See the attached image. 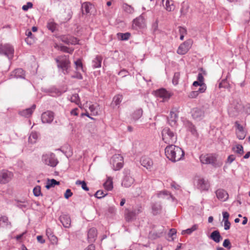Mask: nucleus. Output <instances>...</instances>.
Segmentation results:
<instances>
[{
  "instance_id": "nucleus-1",
  "label": "nucleus",
  "mask_w": 250,
  "mask_h": 250,
  "mask_svg": "<svg viewBox=\"0 0 250 250\" xmlns=\"http://www.w3.org/2000/svg\"><path fill=\"white\" fill-rule=\"evenodd\" d=\"M165 150L167 158L173 162L180 161L184 157L183 149L175 145L167 146Z\"/></svg>"
},
{
  "instance_id": "nucleus-2",
  "label": "nucleus",
  "mask_w": 250,
  "mask_h": 250,
  "mask_svg": "<svg viewBox=\"0 0 250 250\" xmlns=\"http://www.w3.org/2000/svg\"><path fill=\"white\" fill-rule=\"evenodd\" d=\"M58 68L62 69L64 74L68 73V69L70 67V62L68 56H60L55 59Z\"/></svg>"
},
{
  "instance_id": "nucleus-3",
  "label": "nucleus",
  "mask_w": 250,
  "mask_h": 250,
  "mask_svg": "<svg viewBox=\"0 0 250 250\" xmlns=\"http://www.w3.org/2000/svg\"><path fill=\"white\" fill-rule=\"evenodd\" d=\"M162 139L167 144H172L177 141L176 135L169 128L166 127L162 131Z\"/></svg>"
},
{
  "instance_id": "nucleus-4",
  "label": "nucleus",
  "mask_w": 250,
  "mask_h": 250,
  "mask_svg": "<svg viewBox=\"0 0 250 250\" xmlns=\"http://www.w3.org/2000/svg\"><path fill=\"white\" fill-rule=\"evenodd\" d=\"M111 163L113 166V169L114 170H119L124 166V158L119 154H115L111 158Z\"/></svg>"
},
{
  "instance_id": "nucleus-5",
  "label": "nucleus",
  "mask_w": 250,
  "mask_h": 250,
  "mask_svg": "<svg viewBox=\"0 0 250 250\" xmlns=\"http://www.w3.org/2000/svg\"><path fill=\"white\" fill-rule=\"evenodd\" d=\"M13 173L7 170L0 171V184H5L10 182L13 178Z\"/></svg>"
},
{
  "instance_id": "nucleus-6",
  "label": "nucleus",
  "mask_w": 250,
  "mask_h": 250,
  "mask_svg": "<svg viewBox=\"0 0 250 250\" xmlns=\"http://www.w3.org/2000/svg\"><path fill=\"white\" fill-rule=\"evenodd\" d=\"M14 50L13 47L10 44H0V54L4 55L9 59L12 58Z\"/></svg>"
},
{
  "instance_id": "nucleus-7",
  "label": "nucleus",
  "mask_w": 250,
  "mask_h": 250,
  "mask_svg": "<svg viewBox=\"0 0 250 250\" xmlns=\"http://www.w3.org/2000/svg\"><path fill=\"white\" fill-rule=\"evenodd\" d=\"M42 160L46 165L52 167H55L58 163L55 155L52 153L43 155Z\"/></svg>"
},
{
  "instance_id": "nucleus-8",
  "label": "nucleus",
  "mask_w": 250,
  "mask_h": 250,
  "mask_svg": "<svg viewBox=\"0 0 250 250\" xmlns=\"http://www.w3.org/2000/svg\"><path fill=\"white\" fill-rule=\"evenodd\" d=\"M192 44V41L191 40H188L185 41L179 45L177 53L179 55L186 54L191 48Z\"/></svg>"
},
{
  "instance_id": "nucleus-9",
  "label": "nucleus",
  "mask_w": 250,
  "mask_h": 250,
  "mask_svg": "<svg viewBox=\"0 0 250 250\" xmlns=\"http://www.w3.org/2000/svg\"><path fill=\"white\" fill-rule=\"evenodd\" d=\"M200 160L204 164H213L216 161V157L212 154H202L200 156Z\"/></svg>"
},
{
  "instance_id": "nucleus-10",
  "label": "nucleus",
  "mask_w": 250,
  "mask_h": 250,
  "mask_svg": "<svg viewBox=\"0 0 250 250\" xmlns=\"http://www.w3.org/2000/svg\"><path fill=\"white\" fill-rule=\"evenodd\" d=\"M155 94L156 97L162 99L163 102L168 100L172 95L170 92L164 88L156 90Z\"/></svg>"
},
{
  "instance_id": "nucleus-11",
  "label": "nucleus",
  "mask_w": 250,
  "mask_h": 250,
  "mask_svg": "<svg viewBox=\"0 0 250 250\" xmlns=\"http://www.w3.org/2000/svg\"><path fill=\"white\" fill-rule=\"evenodd\" d=\"M236 127L235 133L237 137L239 140H243L246 136V132L244 130V127L238 121L235 122Z\"/></svg>"
},
{
  "instance_id": "nucleus-12",
  "label": "nucleus",
  "mask_w": 250,
  "mask_h": 250,
  "mask_svg": "<svg viewBox=\"0 0 250 250\" xmlns=\"http://www.w3.org/2000/svg\"><path fill=\"white\" fill-rule=\"evenodd\" d=\"M54 119V113L50 111L43 112L42 115V121L43 123H50Z\"/></svg>"
},
{
  "instance_id": "nucleus-13",
  "label": "nucleus",
  "mask_w": 250,
  "mask_h": 250,
  "mask_svg": "<svg viewBox=\"0 0 250 250\" xmlns=\"http://www.w3.org/2000/svg\"><path fill=\"white\" fill-rule=\"evenodd\" d=\"M140 163L142 166L149 170L152 168L153 165L152 160L146 156L142 157Z\"/></svg>"
},
{
  "instance_id": "nucleus-14",
  "label": "nucleus",
  "mask_w": 250,
  "mask_h": 250,
  "mask_svg": "<svg viewBox=\"0 0 250 250\" xmlns=\"http://www.w3.org/2000/svg\"><path fill=\"white\" fill-rule=\"evenodd\" d=\"M215 193L217 198L221 201L225 202L229 198V194L223 189L220 188L217 189Z\"/></svg>"
},
{
  "instance_id": "nucleus-15",
  "label": "nucleus",
  "mask_w": 250,
  "mask_h": 250,
  "mask_svg": "<svg viewBox=\"0 0 250 250\" xmlns=\"http://www.w3.org/2000/svg\"><path fill=\"white\" fill-rule=\"evenodd\" d=\"M162 3L165 9L168 12L174 10L175 5L173 0H162Z\"/></svg>"
},
{
  "instance_id": "nucleus-16",
  "label": "nucleus",
  "mask_w": 250,
  "mask_h": 250,
  "mask_svg": "<svg viewBox=\"0 0 250 250\" xmlns=\"http://www.w3.org/2000/svg\"><path fill=\"white\" fill-rule=\"evenodd\" d=\"M191 114L193 118L201 119L204 116V112L202 109L196 107L192 109Z\"/></svg>"
},
{
  "instance_id": "nucleus-17",
  "label": "nucleus",
  "mask_w": 250,
  "mask_h": 250,
  "mask_svg": "<svg viewBox=\"0 0 250 250\" xmlns=\"http://www.w3.org/2000/svg\"><path fill=\"white\" fill-rule=\"evenodd\" d=\"M134 179L130 175V173L126 174L124 178L122 185L125 188L130 187L134 183Z\"/></svg>"
},
{
  "instance_id": "nucleus-18",
  "label": "nucleus",
  "mask_w": 250,
  "mask_h": 250,
  "mask_svg": "<svg viewBox=\"0 0 250 250\" xmlns=\"http://www.w3.org/2000/svg\"><path fill=\"white\" fill-rule=\"evenodd\" d=\"M81 8L83 14H88L91 13L94 7L90 2H84L82 3Z\"/></svg>"
},
{
  "instance_id": "nucleus-19",
  "label": "nucleus",
  "mask_w": 250,
  "mask_h": 250,
  "mask_svg": "<svg viewBox=\"0 0 250 250\" xmlns=\"http://www.w3.org/2000/svg\"><path fill=\"white\" fill-rule=\"evenodd\" d=\"M197 186L202 190H208L210 187V185L208 180L201 178L198 181Z\"/></svg>"
},
{
  "instance_id": "nucleus-20",
  "label": "nucleus",
  "mask_w": 250,
  "mask_h": 250,
  "mask_svg": "<svg viewBox=\"0 0 250 250\" xmlns=\"http://www.w3.org/2000/svg\"><path fill=\"white\" fill-rule=\"evenodd\" d=\"M97 229L94 228H92L88 231L87 234V239L89 243H93L94 242L97 238Z\"/></svg>"
},
{
  "instance_id": "nucleus-21",
  "label": "nucleus",
  "mask_w": 250,
  "mask_h": 250,
  "mask_svg": "<svg viewBox=\"0 0 250 250\" xmlns=\"http://www.w3.org/2000/svg\"><path fill=\"white\" fill-rule=\"evenodd\" d=\"M145 26V19L142 16H139L133 21V26L136 28H143Z\"/></svg>"
},
{
  "instance_id": "nucleus-22",
  "label": "nucleus",
  "mask_w": 250,
  "mask_h": 250,
  "mask_svg": "<svg viewBox=\"0 0 250 250\" xmlns=\"http://www.w3.org/2000/svg\"><path fill=\"white\" fill-rule=\"evenodd\" d=\"M60 220L65 228H69L71 225V219L69 216L63 215L60 216Z\"/></svg>"
},
{
  "instance_id": "nucleus-23",
  "label": "nucleus",
  "mask_w": 250,
  "mask_h": 250,
  "mask_svg": "<svg viewBox=\"0 0 250 250\" xmlns=\"http://www.w3.org/2000/svg\"><path fill=\"white\" fill-rule=\"evenodd\" d=\"M35 108H36V105L35 104H33L31 106V107L27 108V109L21 111V115H22L24 117H29L32 115V114L33 113Z\"/></svg>"
},
{
  "instance_id": "nucleus-24",
  "label": "nucleus",
  "mask_w": 250,
  "mask_h": 250,
  "mask_svg": "<svg viewBox=\"0 0 250 250\" xmlns=\"http://www.w3.org/2000/svg\"><path fill=\"white\" fill-rule=\"evenodd\" d=\"M210 237V238L216 243H219L222 238L221 236L220 235V233L218 230L213 231L211 233Z\"/></svg>"
},
{
  "instance_id": "nucleus-25",
  "label": "nucleus",
  "mask_w": 250,
  "mask_h": 250,
  "mask_svg": "<svg viewBox=\"0 0 250 250\" xmlns=\"http://www.w3.org/2000/svg\"><path fill=\"white\" fill-rule=\"evenodd\" d=\"M11 226V223L8 221V218L6 216H2L0 217V228Z\"/></svg>"
},
{
  "instance_id": "nucleus-26",
  "label": "nucleus",
  "mask_w": 250,
  "mask_h": 250,
  "mask_svg": "<svg viewBox=\"0 0 250 250\" xmlns=\"http://www.w3.org/2000/svg\"><path fill=\"white\" fill-rule=\"evenodd\" d=\"M103 58L101 56H97L93 61V66L94 68H99L101 67V63Z\"/></svg>"
},
{
  "instance_id": "nucleus-27",
  "label": "nucleus",
  "mask_w": 250,
  "mask_h": 250,
  "mask_svg": "<svg viewBox=\"0 0 250 250\" xmlns=\"http://www.w3.org/2000/svg\"><path fill=\"white\" fill-rule=\"evenodd\" d=\"M162 207L159 203H155L152 205V210L154 214H157L161 212Z\"/></svg>"
},
{
  "instance_id": "nucleus-28",
  "label": "nucleus",
  "mask_w": 250,
  "mask_h": 250,
  "mask_svg": "<svg viewBox=\"0 0 250 250\" xmlns=\"http://www.w3.org/2000/svg\"><path fill=\"white\" fill-rule=\"evenodd\" d=\"M104 187L107 190H111L113 188L112 179L111 177L107 178L104 184Z\"/></svg>"
},
{
  "instance_id": "nucleus-29",
  "label": "nucleus",
  "mask_w": 250,
  "mask_h": 250,
  "mask_svg": "<svg viewBox=\"0 0 250 250\" xmlns=\"http://www.w3.org/2000/svg\"><path fill=\"white\" fill-rule=\"evenodd\" d=\"M15 77L18 78H24V72L21 68H18L15 69L13 72V74Z\"/></svg>"
},
{
  "instance_id": "nucleus-30",
  "label": "nucleus",
  "mask_w": 250,
  "mask_h": 250,
  "mask_svg": "<svg viewBox=\"0 0 250 250\" xmlns=\"http://www.w3.org/2000/svg\"><path fill=\"white\" fill-rule=\"evenodd\" d=\"M232 150L240 155H242L244 153L243 147L241 145H236L232 148Z\"/></svg>"
},
{
  "instance_id": "nucleus-31",
  "label": "nucleus",
  "mask_w": 250,
  "mask_h": 250,
  "mask_svg": "<svg viewBox=\"0 0 250 250\" xmlns=\"http://www.w3.org/2000/svg\"><path fill=\"white\" fill-rule=\"evenodd\" d=\"M60 182L57 181L56 180L52 179L51 180L48 179L45 188L47 189H49L51 187H54L55 185H59Z\"/></svg>"
},
{
  "instance_id": "nucleus-32",
  "label": "nucleus",
  "mask_w": 250,
  "mask_h": 250,
  "mask_svg": "<svg viewBox=\"0 0 250 250\" xmlns=\"http://www.w3.org/2000/svg\"><path fill=\"white\" fill-rule=\"evenodd\" d=\"M38 138V135L37 133L33 132L30 134L29 138L28 141L31 144H35L36 143Z\"/></svg>"
},
{
  "instance_id": "nucleus-33",
  "label": "nucleus",
  "mask_w": 250,
  "mask_h": 250,
  "mask_svg": "<svg viewBox=\"0 0 250 250\" xmlns=\"http://www.w3.org/2000/svg\"><path fill=\"white\" fill-rule=\"evenodd\" d=\"M143 111L142 108L136 109L132 114L133 118L136 120L139 119L143 115Z\"/></svg>"
},
{
  "instance_id": "nucleus-34",
  "label": "nucleus",
  "mask_w": 250,
  "mask_h": 250,
  "mask_svg": "<svg viewBox=\"0 0 250 250\" xmlns=\"http://www.w3.org/2000/svg\"><path fill=\"white\" fill-rule=\"evenodd\" d=\"M198 226L197 225H194L191 228L188 229L186 230H183L182 231V234L185 235L186 234H190L192 232L197 229Z\"/></svg>"
},
{
  "instance_id": "nucleus-35",
  "label": "nucleus",
  "mask_w": 250,
  "mask_h": 250,
  "mask_svg": "<svg viewBox=\"0 0 250 250\" xmlns=\"http://www.w3.org/2000/svg\"><path fill=\"white\" fill-rule=\"evenodd\" d=\"M25 34L27 36V38L25 39V42L27 44H31L34 41L33 39L32 33L31 31L29 30H27L26 31Z\"/></svg>"
},
{
  "instance_id": "nucleus-36",
  "label": "nucleus",
  "mask_w": 250,
  "mask_h": 250,
  "mask_svg": "<svg viewBox=\"0 0 250 250\" xmlns=\"http://www.w3.org/2000/svg\"><path fill=\"white\" fill-rule=\"evenodd\" d=\"M70 101L71 102L75 103L77 105L79 106L80 107H81L80 104V100L78 94H74L72 95V96L70 98Z\"/></svg>"
},
{
  "instance_id": "nucleus-37",
  "label": "nucleus",
  "mask_w": 250,
  "mask_h": 250,
  "mask_svg": "<svg viewBox=\"0 0 250 250\" xmlns=\"http://www.w3.org/2000/svg\"><path fill=\"white\" fill-rule=\"evenodd\" d=\"M75 69L77 71L82 70L83 71V65L81 59H78L74 62Z\"/></svg>"
},
{
  "instance_id": "nucleus-38",
  "label": "nucleus",
  "mask_w": 250,
  "mask_h": 250,
  "mask_svg": "<svg viewBox=\"0 0 250 250\" xmlns=\"http://www.w3.org/2000/svg\"><path fill=\"white\" fill-rule=\"evenodd\" d=\"M136 216L135 213L134 212L133 210L129 211L125 215V219L126 221L129 222L131 221L133 218Z\"/></svg>"
},
{
  "instance_id": "nucleus-39",
  "label": "nucleus",
  "mask_w": 250,
  "mask_h": 250,
  "mask_svg": "<svg viewBox=\"0 0 250 250\" xmlns=\"http://www.w3.org/2000/svg\"><path fill=\"white\" fill-rule=\"evenodd\" d=\"M178 116L177 114L173 111H171L170 113V117L169 119V121L170 122L171 121V123L170 124H172L173 123V125H174L176 124V119H177Z\"/></svg>"
},
{
  "instance_id": "nucleus-40",
  "label": "nucleus",
  "mask_w": 250,
  "mask_h": 250,
  "mask_svg": "<svg viewBox=\"0 0 250 250\" xmlns=\"http://www.w3.org/2000/svg\"><path fill=\"white\" fill-rule=\"evenodd\" d=\"M123 99L122 95H118L115 96L113 100V103L116 105H117L120 104Z\"/></svg>"
},
{
  "instance_id": "nucleus-41",
  "label": "nucleus",
  "mask_w": 250,
  "mask_h": 250,
  "mask_svg": "<svg viewBox=\"0 0 250 250\" xmlns=\"http://www.w3.org/2000/svg\"><path fill=\"white\" fill-rule=\"evenodd\" d=\"M76 184L77 185H81L82 188L85 191L89 190V188L87 187L86 183L84 181H81L80 180H77L76 182Z\"/></svg>"
},
{
  "instance_id": "nucleus-42",
  "label": "nucleus",
  "mask_w": 250,
  "mask_h": 250,
  "mask_svg": "<svg viewBox=\"0 0 250 250\" xmlns=\"http://www.w3.org/2000/svg\"><path fill=\"white\" fill-rule=\"evenodd\" d=\"M118 37L120 38L121 40H127L130 37V34L129 33H120L118 34Z\"/></svg>"
},
{
  "instance_id": "nucleus-43",
  "label": "nucleus",
  "mask_w": 250,
  "mask_h": 250,
  "mask_svg": "<svg viewBox=\"0 0 250 250\" xmlns=\"http://www.w3.org/2000/svg\"><path fill=\"white\" fill-rule=\"evenodd\" d=\"M60 50L64 52L72 54L74 51V49L68 48L65 46H60Z\"/></svg>"
},
{
  "instance_id": "nucleus-44",
  "label": "nucleus",
  "mask_w": 250,
  "mask_h": 250,
  "mask_svg": "<svg viewBox=\"0 0 250 250\" xmlns=\"http://www.w3.org/2000/svg\"><path fill=\"white\" fill-rule=\"evenodd\" d=\"M106 194V192L103 190H99L96 192L95 196L98 198H101L104 197Z\"/></svg>"
},
{
  "instance_id": "nucleus-45",
  "label": "nucleus",
  "mask_w": 250,
  "mask_h": 250,
  "mask_svg": "<svg viewBox=\"0 0 250 250\" xmlns=\"http://www.w3.org/2000/svg\"><path fill=\"white\" fill-rule=\"evenodd\" d=\"M89 109L91 112V114L93 116H96L98 115V111L96 109V106L93 105H90L89 106Z\"/></svg>"
},
{
  "instance_id": "nucleus-46",
  "label": "nucleus",
  "mask_w": 250,
  "mask_h": 250,
  "mask_svg": "<svg viewBox=\"0 0 250 250\" xmlns=\"http://www.w3.org/2000/svg\"><path fill=\"white\" fill-rule=\"evenodd\" d=\"M33 193L35 196H39L41 194V187L37 186L33 189Z\"/></svg>"
},
{
  "instance_id": "nucleus-47",
  "label": "nucleus",
  "mask_w": 250,
  "mask_h": 250,
  "mask_svg": "<svg viewBox=\"0 0 250 250\" xmlns=\"http://www.w3.org/2000/svg\"><path fill=\"white\" fill-rule=\"evenodd\" d=\"M78 43V40L76 38L69 36V44H76Z\"/></svg>"
},
{
  "instance_id": "nucleus-48",
  "label": "nucleus",
  "mask_w": 250,
  "mask_h": 250,
  "mask_svg": "<svg viewBox=\"0 0 250 250\" xmlns=\"http://www.w3.org/2000/svg\"><path fill=\"white\" fill-rule=\"evenodd\" d=\"M223 246L225 248H228L229 250L231 247L229 240L228 239H225L223 243Z\"/></svg>"
},
{
  "instance_id": "nucleus-49",
  "label": "nucleus",
  "mask_w": 250,
  "mask_h": 250,
  "mask_svg": "<svg viewBox=\"0 0 250 250\" xmlns=\"http://www.w3.org/2000/svg\"><path fill=\"white\" fill-rule=\"evenodd\" d=\"M47 26V28L52 32H53L56 29V24L53 22H50L48 23Z\"/></svg>"
},
{
  "instance_id": "nucleus-50",
  "label": "nucleus",
  "mask_w": 250,
  "mask_h": 250,
  "mask_svg": "<svg viewBox=\"0 0 250 250\" xmlns=\"http://www.w3.org/2000/svg\"><path fill=\"white\" fill-rule=\"evenodd\" d=\"M207 89V86L204 83L202 85L200 86V88L198 89V90L196 91L197 92L198 94L199 95V93H202L206 91Z\"/></svg>"
},
{
  "instance_id": "nucleus-51",
  "label": "nucleus",
  "mask_w": 250,
  "mask_h": 250,
  "mask_svg": "<svg viewBox=\"0 0 250 250\" xmlns=\"http://www.w3.org/2000/svg\"><path fill=\"white\" fill-rule=\"evenodd\" d=\"M33 7V4L30 2H28L27 3L26 5H24L22 7V9L24 11H27L28 10V9L31 8Z\"/></svg>"
},
{
  "instance_id": "nucleus-52",
  "label": "nucleus",
  "mask_w": 250,
  "mask_h": 250,
  "mask_svg": "<svg viewBox=\"0 0 250 250\" xmlns=\"http://www.w3.org/2000/svg\"><path fill=\"white\" fill-rule=\"evenodd\" d=\"M198 96L197 92L192 91L188 94V97L190 98H196Z\"/></svg>"
},
{
  "instance_id": "nucleus-53",
  "label": "nucleus",
  "mask_w": 250,
  "mask_h": 250,
  "mask_svg": "<svg viewBox=\"0 0 250 250\" xmlns=\"http://www.w3.org/2000/svg\"><path fill=\"white\" fill-rule=\"evenodd\" d=\"M72 192H71V190L70 189H67L65 191V192L64 193V196L65 198L68 199L69 197H70L72 195Z\"/></svg>"
},
{
  "instance_id": "nucleus-54",
  "label": "nucleus",
  "mask_w": 250,
  "mask_h": 250,
  "mask_svg": "<svg viewBox=\"0 0 250 250\" xmlns=\"http://www.w3.org/2000/svg\"><path fill=\"white\" fill-rule=\"evenodd\" d=\"M125 9L127 12L129 13H132L134 11V9L133 8V7L127 4L125 5Z\"/></svg>"
},
{
  "instance_id": "nucleus-55",
  "label": "nucleus",
  "mask_w": 250,
  "mask_h": 250,
  "mask_svg": "<svg viewBox=\"0 0 250 250\" xmlns=\"http://www.w3.org/2000/svg\"><path fill=\"white\" fill-rule=\"evenodd\" d=\"M179 32L180 35L187 34V30L185 28L182 27H179Z\"/></svg>"
},
{
  "instance_id": "nucleus-56",
  "label": "nucleus",
  "mask_w": 250,
  "mask_h": 250,
  "mask_svg": "<svg viewBox=\"0 0 250 250\" xmlns=\"http://www.w3.org/2000/svg\"><path fill=\"white\" fill-rule=\"evenodd\" d=\"M230 226V223L229 220L224 221V229L225 230H228L229 229Z\"/></svg>"
},
{
  "instance_id": "nucleus-57",
  "label": "nucleus",
  "mask_w": 250,
  "mask_h": 250,
  "mask_svg": "<svg viewBox=\"0 0 250 250\" xmlns=\"http://www.w3.org/2000/svg\"><path fill=\"white\" fill-rule=\"evenodd\" d=\"M235 159V157L233 155H229L227 159V162L231 163Z\"/></svg>"
},
{
  "instance_id": "nucleus-58",
  "label": "nucleus",
  "mask_w": 250,
  "mask_h": 250,
  "mask_svg": "<svg viewBox=\"0 0 250 250\" xmlns=\"http://www.w3.org/2000/svg\"><path fill=\"white\" fill-rule=\"evenodd\" d=\"M72 77L73 78H76V79H79V80L83 79V76H82V75L81 73H79V72H77L76 73V74L73 75V76H72Z\"/></svg>"
},
{
  "instance_id": "nucleus-59",
  "label": "nucleus",
  "mask_w": 250,
  "mask_h": 250,
  "mask_svg": "<svg viewBox=\"0 0 250 250\" xmlns=\"http://www.w3.org/2000/svg\"><path fill=\"white\" fill-rule=\"evenodd\" d=\"M223 216L224 221L225 220H229V214L228 212H227L226 211L223 212Z\"/></svg>"
},
{
  "instance_id": "nucleus-60",
  "label": "nucleus",
  "mask_w": 250,
  "mask_h": 250,
  "mask_svg": "<svg viewBox=\"0 0 250 250\" xmlns=\"http://www.w3.org/2000/svg\"><path fill=\"white\" fill-rule=\"evenodd\" d=\"M198 81H199V82H200L201 83H204V77L203 76V75L201 74V73H199L198 75Z\"/></svg>"
},
{
  "instance_id": "nucleus-61",
  "label": "nucleus",
  "mask_w": 250,
  "mask_h": 250,
  "mask_svg": "<svg viewBox=\"0 0 250 250\" xmlns=\"http://www.w3.org/2000/svg\"><path fill=\"white\" fill-rule=\"evenodd\" d=\"M133 211L134 213H135L136 216L138 214H139L140 213L142 212V207H138L137 208L134 209L133 210Z\"/></svg>"
},
{
  "instance_id": "nucleus-62",
  "label": "nucleus",
  "mask_w": 250,
  "mask_h": 250,
  "mask_svg": "<svg viewBox=\"0 0 250 250\" xmlns=\"http://www.w3.org/2000/svg\"><path fill=\"white\" fill-rule=\"evenodd\" d=\"M62 40L63 42L69 44V36H63L62 37Z\"/></svg>"
},
{
  "instance_id": "nucleus-63",
  "label": "nucleus",
  "mask_w": 250,
  "mask_h": 250,
  "mask_svg": "<svg viewBox=\"0 0 250 250\" xmlns=\"http://www.w3.org/2000/svg\"><path fill=\"white\" fill-rule=\"evenodd\" d=\"M78 109L77 108H75L71 111L70 113L72 115L78 116Z\"/></svg>"
},
{
  "instance_id": "nucleus-64",
  "label": "nucleus",
  "mask_w": 250,
  "mask_h": 250,
  "mask_svg": "<svg viewBox=\"0 0 250 250\" xmlns=\"http://www.w3.org/2000/svg\"><path fill=\"white\" fill-rule=\"evenodd\" d=\"M37 239L38 241L42 244L45 243V240L43 239L42 236L41 235H38L37 237Z\"/></svg>"
}]
</instances>
